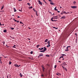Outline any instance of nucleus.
Here are the masks:
<instances>
[{
  "instance_id": "1",
  "label": "nucleus",
  "mask_w": 78,
  "mask_h": 78,
  "mask_svg": "<svg viewBox=\"0 0 78 78\" xmlns=\"http://www.w3.org/2000/svg\"><path fill=\"white\" fill-rule=\"evenodd\" d=\"M44 49L42 51H40V52H44L47 50V48L45 47H44Z\"/></svg>"
},
{
  "instance_id": "2",
  "label": "nucleus",
  "mask_w": 78,
  "mask_h": 78,
  "mask_svg": "<svg viewBox=\"0 0 78 78\" xmlns=\"http://www.w3.org/2000/svg\"><path fill=\"white\" fill-rule=\"evenodd\" d=\"M58 18H55L54 17H53L51 19V21H52V22H54V21L53 20V19H58Z\"/></svg>"
},
{
  "instance_id": "3",
  "label": "nucleus",
  "mask_w": 78,
  "mask_h": 78,
  "mask_svg": "<svg viewBox=\"0 0 78 78\" xmlns=\"http://www.w3.org/2000/svg\"><path fill=\"white\" fill-rule=\"evenodd\" d=\"M71 8H73V9H75V8H76V6H71Z\"/></svg>"
},
{
  "instance_id": "4",
  "label": "nucleus",
  "mask_w": 78,
  "mask_h": 78,
  "mask_svg": "<svg viewBox=\"0 0 78 78\" xmlns=\"http://www.w3.org/2000/svg\"><path fill=\"white\" fill-rule=\"evenodd\" d=\"M38 2H39V4H40V5H42V3L41 2V1H40V0H38Z\"/></svg>"
},
{
  "instance_id": "5",
  "label": "nucleus",
  "mask_w": 78,
  "mask_h": 78,
  "mask_svg": "<svg viewBox=\"0 0 78 78\" xmlns=\"http://www.w3.org/2000/svg\"><path fill=\"white\" fill-rule=\"evenodd\" d=\"M14 66H15L16 67H19V66L17 65V64H15Z\"/></svg>"
},
{
  "instance_id": "6",
  "label": "nucleus",
  "mask_w": 78,
  "mask_h": 78,
  "mask_svg": "<svg viewBox=\"0 0 78 78\" xmlns=\"http://www.w3.org/2000/svg\"><path fill=\"white\" fill-rule=\"evenodd\" d=\"M50 4H51V5H55V3H53V2H51Z\"/></svg>"
},
{
  "instance_id": "7",
  "label": "nucleus",
  "mask_w": 78,
  "mask_h": 78,
  "mask_svg": "<svg viewBox=\"0 0 78 78\" xmlns=\"http://www.w3.org/2000/svg\"><path fill=\"white\" fill-rule=\"evenodd\" d=\"M63 12V13H65V14H68V13H69V12H67V13L66 12V11Z\"/></svg>"
},
{
  "instance_id": "8",
  "label": "nucleus",
  "mask_w": 78,
  "mask_h": 78,
  "mask_svg": "<svg viewBox=\"0 0 78 78\" xmlns=\"http://www.w3.org/2000/svg\"><path fill=\"white\" fill-rule=\"evenodd\" d=\"M38 49L39 50H43V49H44V48H39Z\"/></svg>"
},
{
  "instance_id": "9",
  "label": "nucleus",
  "mask_w": 78,
  "mask_h": 78,
  "mask_svg": "<svg viewBox=\"0 0 78 78\" xmlns=\"http://www.w3.org/2000/svg\"><path fill=\"white\" fill-rule=\"evenodd\" d=\"M20 77H22L23 75H22V74H21V73H20Z\"/></svg>"
},
{
  "instance_id": "10",
  "label": "nucleus",
  "mask_w": 78,
  "mask_h": 78,
  "mask_svg": "<svg viewBox=\"0 0 78 78\" xmlns=\"http://www.w3.org/2000/svg\"><path fill=\"white\" fill-rule=\"evenodd\" d=\"M48 40V39H46L44 41L45 42H47Z\"/></svg>"
},
{
  "instance_id": "11",
  "label": "nucleus",
  "mask_w": 78,
  "mask_h": 78,
  "mask_svg": "<svg viewBox=\"0 0 78 78\" xmlns=\"http://www.w3.org/2000/svg\"><path fill=\"white\" fill-rule=\"evenodd\" d=\"M13 9L14 10V12H16V11H17V10H16V9L15 8H14Z\"/></svg>"
},
{
  "instance_id": "12",
  "label": "nucleus",
  "mask_w": 78,
  "mask_h": 78,
  "mask_svg": "<svg viewBox=\"0 0 78 78\" xmlns=\"http://www.w3.org/2000/svg\"><path fill=\"white\" fill-rule=\"evenodd\" d=\"M65 17H66V16H63L61 18V19H65Z\"/></svg>"
},
{
  "instance_id": "13",
  "label": "nucleus",
  "mask_w": 78,
  "mask_h": 78,
  "mask_svg": "<svg viewBox=\"0 0 78 78\" xmlns=\"http://www.w3.org/2000/svg\"><path fill=\"white\" fill-rule=\"evenodd\" d=\"M6 31H7L6 30H4L3 32H4V33H6Z\"/></svg>"
},
{
  "instance_id": "14",
  "label": "nucleus",
  "mask_w": 78,
  "mask_h": 78,
  "mask_svg": "<svg viewBox=\"0 0 78 78\" xmlns=\"http://www.w3.org/2000/svg\"><path fill=\"white\" fill-rule=\"evenodd\" d=\"M4 8V6L3 5V6H2V7L1 8V10H2V9H3Z\"/></svg>"
},
{
  "instance_id": "15",
  "label": "nucleus",
  "mask_w": 78,
  "mask_h": 78,
  "mask_svg": "<svg viewBox=\"0 0 78 78\" xmlns=\"http://www.w3.org/2000/svg\"><path fill=\"white\" fill-rule=\"evenodd\" d=\"M62 56H66V55H65V54H61Z\"/></svg>"
},
{
  "instance_id": "16",
  "label": "nucleus",
  "mask_w": 78,
  "mask_h": 78,
  "mask_svg": "<svg viewBox=\"0 0 78 78\" xmlns=\"http://www.w3.org/2000/svg\"><path fill=\"white\" fill-rule=\"evenodd\" d=\"M57 7H55V8L54 9L55 10V11H58V9H56Z\"/></svg>"
},
{
  "instance_id": "17",
  "label": "nucleus",
  "mask_w": 78,
  "mask_h": 78,
  "mask_svg": "<svg viewBox=\"0 0 78 78\" xmlns=\"http://www.w3.org/2000/svg\"><path fill=\"white\" fill-rule=\"evenodd\" d=\"M39 56H43V54H41H41H40L39 55Z\"/></svg>"
},
{
  "instance_id": "18",
  "label": "nucleus",
  "mask_w": 78,
  "mask_h": 78,
  "mask_svg": "<svg viewBox=\"0 0 78 78\" xmlns=\"http://www.w3.org/2000/svg\"><path fill=\"white\" fill-rule=\"evenodd\" d=\"M45 68H44V67H43L42 69H43V72H44V69H45Z\"/></svg>"
},
{
  "instance_id": "19",
  "label": "nucleus",
  "mask_w": 78,
  "mask_h": 78,
  "mask_svg": "<svg viewBox=\"0 0 78 78\" xmlns=\"http://www.w3.org/2000/svg\"><path fill=\"white\" fill-rule=\"evenodd\" d=\"M27 5H29V6H30L31 5V4L30 3H27Z\"/></svg>"
},
{
  "instance_id": "20",
  "label": "nucleus",
  "mask_w": 78,
  "mask_h": 78,
  "mask_svg": "<svg viewBox=\"0 0 78 78\" xmlns=\"http://www.w3.org/2000/svg\"><path fill=\"white\" fill-rule=\"evenodd\" d=\"M30 9H32V8H33V7L32 6H31L29 8Z\"/></svg>"
},
{
  "instance_id": "21",
  "label": "nucleus",
  "mask_w": 78,
  "mask_h": 78,
  "mask_svg": "<svg viewBox=\"0 0 78 78\" xmlns=\"http://www.w3.org/2000/svg\"><path fill=\"white\" fill-rule=\"evenodd\" d=\"M46 56H47V57H50V55H46Z\"/></svg>"
},
{
  "instance_id": "22",
  "label": "nucleus",
  "mask_w": 78,
  "mask_h": 78,
  "mask_svg": "<svg viewBox=\"0 0 78 78\" xmlns=\"http://www.w3.org/2000/svg\"><path fill=\"white\" fill-rule=\"evenodd\" d=\"M63 64H64V66H65V65H66V66H67V64H66V62H64V63H63Z\"/></svg>"
},
{
  "instance_id": "23",
  "label": "nucleus",
  "mask_w": 78,
  "mask_h": 78,
  "mask_svg": "<svg viewBox=\"0 0 78 78\" xmlns=\"http://www.w3.org/2000/svg\"><path fill=\"white\" fill-rule=\"evenodd\" d=\"M66 49L67 50V51H69V49H68V48L67 47H66Z\"/></svg>"
},
{
  "instance_id": "24",
  "label": "nucleus",
  "mask_w": 78,
  "mask_h": 78,
  "mask_svg": "<svg viewBox=\"0 0 78 78\" xmlns=\"http://www.w3.org/2000/svg\"><path fill=\"white\" fill-rule=\"evenodd\" d=\"M12 63L11 62H9V64L10 65Z\"/></svg>"
},
{
  "instance_id": "25",
  "label": "nucleus",
  "mask_w": 78,
  "mask_h": 78,
  "mask_svg": "<svg viewBox=\"0 0 78 78\" xmlns=\"http://www.w3.org/2000/svg\"><path fill=\"white\" fill-rule=\"evenodd\" d=\"M64 58V56H61L60 57L59 59H61V58Z\"/></svg>"
},
{
  "instance_id": "26",
  "label": "nucleus",
  "mask_w": 78,
  "mask_h": 78,
  "mask_svg": "<svg viewBox=\"0 0 78 78\" xmlns=\"http://www.w3.org/2000/svg\"><path fill=\"white\" fill-rule=\"evenodd\" d=\"M48 45L49 47H50V42H49V43H48Z\"/></svg>"
},
{
  "instance_id": "27",
  "label": "nucleus",
  "mask_w": 78,
  "mask_h": 78,
  "mask_svg": "<svg viewBox=\"0 0 78 78\" xmlns=\"http://www.w3.org/2000/svg\"><path fill=\"white\" fill-rule=\"evenodd\" d=\"M39 45H37V48H39Z\"/></svg>"
},
{
  "instance_id": "28",
  "label": "nucleus",
  "mask_w": 78,
  "mask_h": 78,
  "mask_svg": "<svg viewBox=\"0 0 78 78\" xmlns=\"http://www.w3.org/2000/svg\"><path fill=\"white\" fill-rule=\"evenodd\" d=\"M33 10L34 11L36 12V10H35V9H33Z\"/></svg>"
},
{
  "instance_id": "29",
  "label": "nucleus",
  "mask_w": 78,
  "mask_h": 78,
  "mask_svg": "<svg viewBox=\"0 0 78 78\" xmlns=\"http://www.w3.org/2000/svg\"><path fill=\"white\" fill-rule=\"evenodd\" d=\"M10 28L11 29V30H14V28L11 27Z\"/></svg>"
},
{
  "instance_id": "30",
  "label": "nucleus",
  "mask_w": 78,
  "mask_h": 78,
  "mask_svg": "<svg viewBox=\"0 0 78 78\" xmlns=\"http://www.w3.org/2000/svg\"><path fill=\"white\" fill-rule=\"evenodd\" d=\"M36 15L37 16H38V15H37V12H36Z\"/></svg>"
},
{
  "instance_id": "31",
  "label": "nucleus",
  "mask_w": 78,
  "mask_h": 78,
  "mask_svg": "<svg viewBox=\"0 0 78 78\" xmlns=\"http://www.w3.org/2000/svg\"><path fill=\"white\" fill-rule=\"evenodd\" d=\"M20 23H22V24H23V23L21 21L20 22Z\"/></svg>"
},
{
  "instance_id": "32",
  "label": "nucleus",
  "mask_w": 78,
  "mask_h": 78,
  "mask_svg": "<svg viewBox=\"0 0 78 78\" xmlns=\"http://www.w3.org/2000/svg\"><path fill=\"white\" fill-rule=\"evenodd\" d=\"M28 59H32V58L30 57H28Z\"/></svg>"
},
{
  "instance_id": "33",
  "label": "nucleus",
  "mask_w": 78,
  "mask_h": 78,
  "mask_svg": "<svg viewBox=\"0 0 78 78\" xmlns=\"http://www.w3.org/2000/svg\"><path fill=\"white\" fill-rule=\"evenodd\" d=\"M33 51H31L30 52V54H33Z\"/></svg>"
},
{
  "instance_id": "34",
  "label": "nucleus",
  "mask_w": 78,
  "mask_h": 78,
  "mask_svg": "<svg viewBox=\"0 0 78 78\" xmlns=\"http://www.w3.org/2000/svg\"><path fill=\"white\" fill-rule=\"evenodd\" d=\"M41 76L44 77V76L43 74H42V75H41Z\"/></svg>"
},
{
  "instance_id": "35",
  "label": "nucleus",
  "mask_w": 78,
  "mask_h": 78,
  "mask_svg": "<svg viewBox=\"0 0 78 78\" xmlns=\"http://www.w3.org/2000/svg\"><path fill=\"white\" fill-rule=\"evenodd\" d=\"M57 66L56 65L55 66V67H54V68H55V69H56V67H57Z\"/></svg>"
},
{
  "instance_id": "36",
  "label": "nucleus",
  "mask_w": 78,
  "mask_h": 78,
  "mask_svg": "<svg viewBox=\"0 0 78 78\" xmlns=\"http://www.w3.org/2000/svg\"><path fill=\"white\" fill-rule=\"evenodd\" d=\"M67 47L68 48H70V46H68Z\"/></svg>"
},
{
  "instance_id": "37",
  "label": "nucleus",
  "mask_w": 78,
  "mask_h": 78,
  "mask_svg": "<svg viewBox=\"0 0 78 78\" xmlns=\"http://www.w3.org/2000/svg\"><path fill=\"white\" fill-rule=\"evenodd\" d=\"M1 58H2V57H0V62L2 61V60H1Z\"/></svg>"
},
{
  "instance_id": "38",
  "label": "nucleus",
  "mask_w": 78,
  "mask_h": 78,
  "mask_svg": "<svg viewBox=\"0 0 78 78\" xmlns=\"http://www.w3.org/2000/svg\"><path fill=\"white\" fill-rule=\"evenodd\" d=\"M48 1H49V2H52V1H51V0H48Z\"/></svg>"
},
{
  "instance_id": "39",
  "label": "nucleus",
  "mask_w": 78,
  "mask_h": 78,
  "mask_svg": "<svg viewBox=\"0 0 78 78\" xmlns=\"http://www.w3.org/2000/svg\"><path fill=\"white\" fill-rule=\"evenodd\" d=\"M49 42H50V41H48V42H47V44H49Z\"/></svg>"
},
{
  "instance_id": "40",
  "label": "nucleus",
  "mask_w": 78,
  "mask_h": 78,
  "mask_svg": "<svg viewBox=\"0 0 78 78\" xmlns=\"http://www.w3.org/2000/svg\"><path fill=\"white\" fill-rule=\"evenodd\" d=\"M75 35H76V36L77 35V34L76 33H75Z\"/></svg>"
},
{
  "instance_id": "41",
  "label": "nucleus",
  "mask_w": 78,
  "mask_h": 78,
  "mask_svg": "<svg viewBox=\"0 0 78 78\" xmlns=\"http://www.w3.org/2000/svg\"><path fill=\"white\" fill-rule=\"evenodd\" d=\"M47 66H50V65H49L48 64H47Z\"/></svg>"
},
{
  "instance_id": "42",
  "label": "nucleus",
  "mask_w": 78,
  "mask_h": 78,
  "mask_svg": "<svg viewBox=\"0 0 78 78\" xmlns=\"http://www.w3.org/2000/svg\"><path fill=\"white\" fill-rule=\"evenodd\" d=\"M53 21H54V22H56V21H57V20H53Z\"/></svg>"
},
{
  "instance_id": "43",
  "label": "nucleus",
  "mask_w": 78,
  "mask_h": 78,
  "mask_svg": "<svg viewBox=\"0 0 78 78\" xmlns=\"http://www.w3.org/2000/svg\"><path fill=\"white\" fill-rule=\"evenodd\" d=\"M54 17H55V18H56V17H58V16H55Z\"/></svg>"
},
{
  "instance_id": "44",
  "label": "nucleus",
  "mask_w": 78,
  "mask_h": 78,
  "mask_svg": "<svg viewBox=\"0 0 78 78\" xmlns=\"http://www.w3.org/2000/svg\"><path fill=\"white\" fill-rule=\"evenodd\" d=\"M19 11H21V12H22V10H21L19 9Z\"/></svg>"
},
{
  "instance_id": "45",
  "label": "nucleus",
  "mask_w": 78,
  "mask_h": 78,
  "mask_svg": "<svg viewBox=\"0 0 78 78\" xmlns=\"http://www.w3.org/2000/svg\"><path fill=\"white\" fill-rule=\"evenodd\" d=\"M15 22H17V20H14Z\"/></svg>"
},
{
  "instance_id": "46",
  "label": "nucleus",
  "mask_w": 78,
  "mask_h": 78,
  "mask_svg": "<svg viewBox=\"0 0 78 78\" xmlns=\"http://www.w3.org/2000/svg\"><path fill=\"white\" fill-rule=\"evenodd\" d=\"M44 2H45V3H46V2H45V0H43Z\"/></svg>"
},
{
  "instance_id": "47",
  "label": "nucleus",
  "mask_w": 78,
  "mask_h": 78,
  "mask_svg": "<svg viewBox=\"0 0 78 78\" xmlns=\"http://www.w3.org/2000/svg\"><path fill=\"white\" fill-rule=\"evenodd\" d=\"M0 25L1 26H2V25L1 24V23L0 22Z\"/></svg>"
},
{
  "instance_id": "48",
  "label": "nucleus",
  "mask_w": 78,
  "mask_h": 78,
  "mask_svg": "<svg viewBox=\"0 0 78 78\" xmlns=\"http://www.w3.org/2000/svg\"><path fill=\"white\" fill-rule=\"evenodd\" d=\"M65 70H66V71H67V69L66 68H65Z\"/></svg>"
},
{
  "instance_id": "49",
  "label": "nucleus",
  "mask_w": 78,
  "mask_h": 78,
  "mask_svg": "<svg viewBox=\"0 0 78 78\" xmlns=\"http://www.w3.org/2000/svg\"><path fill=\"white\" fill-rule=\"evenodd\" d=\"M56 75H59V74H58V73H57L56 74Z\"/></svg>"
},
{
  "instance_id": "50",
  "label": "nucleus",
  "mask_w": 78,
  "mask_h": 78,
  "mask_svg": "<svg viewBox=\"0 0 78 78\" xmlns=\"http://www.w3.org/2000/svg\"><path fill=\"white\" fill-rule=\"evenodd\" d=\"M58 12H60L59 11H57Z\"/></svg>"
},
{
  "instance_id": "51",
  "label": "nucleus",
  "mask_w": 78,
  "mask_h": 78,
  "mask_svg": "<svg viewBox=\"0 0 78 78\" xmlns=\"http://www.w3.org/2000/svg\"><path fill=\"white\" fill-rule=\"evenodd\" d=\"M73 3H76V2H75V1H74L73 2Z\"/></svg>"
},
{
  "instance_id": "52",
  "label": "nucleus",
  "mask_w": 78,
  "mask_h": 78,
  "mask_svg": "<svg viewBox=\"0 0 78 78\" xmlns=\"http://www.w3.org/2000/svg\"><path fill=\"white\" fill-rule=\"evenodd\" d=\"M1 12H4V11L2 10L1 11Z\"/></svg>"
},
{
  "instance_id": "53",
  "label": "nucleus",
  "mask_w": 78,
  "mask_h": 78,
  "mask_svg": "<svg viewBox=\"0 0 78 78\" xmlns=\"http://www.w3.org/2000/svg\"><path fill=\"white\" fill-rule=\"evenodd\" d=\"M41 67H42V69L43 68V67H44V66H41Z\"/></svg>"
},
{
  "instance_id": "54",
  "label": "nucleus",
  "mask_w": 78,
  "mask_h": 78,
  "mask_svg": "<svg viewBox=\"0 0 78 78\" xmlns=\"http://www.w3.org/2000/svg\"><path fill=\"white\" fill-rule=\"evenodd\" d=\"M17 23H19V21H17Z\"/></svg>"
},
{
  "instance_id": "55",
  "label": "nucleus",
  "mask_w": 78,
  "mask_h": 78,
  "mask_svg": "<svg viewBox=\"0 0 78 78\" xmlns=\"http://www.w3.org/2000/svg\"><path fill=\"white\" fill-rule=\"evenodd\" d=\"M3 44H5V41L3 42Z\"/></svg>"
},
{
  "instance_id": "56",
  "label": "nucleus",
  "mask_w": 78,
  "mask_h": 78,
  "mask_svg": "<svg viewBox=\"0 0 78 78\" xmlns=\"http://www.w3.org/2000/svg\"><path fill=\"white\" fill-rule=\"evenodd\" d=\"M62 67H63V68L64 69V66H62Z\"/></svg>"
},
{
  "instance_id": "57",
  "label": "nucleus",
  "mask_w": 78,
  "mask_h": 78,
  "mask_svg": "<svg viewBox=\"0 0 78 78\" xmlns=\"http://www.w3.org/2000/svg\"><path fill=\"white\" fill-rule=\"evenodd\" d=\"M17 18H20V16H17Z\"/></svg>"
},
{
  "instance_id": "58",
  "label": "nucleus",
  "mask_w": 78,
  "mask_h": 78,
  "mask_svg": "<svg viewBox=\"0 0 78 78\" xmlns=\"http://www.w3.org/2000/svg\"><path fill=\"white\" fill-rule=\"evenodd\" d=\"M48 47H49V46H48V45L47 46V47L48 48Z\"/></svg>"
},
{
  "instance_id": "59",
  "label": "nucleus",
  "mask_w": 78,
  "mask_h": 78,
  "mask_svg": "<svg viewBox=\"0 0 78 78\" xmlns=\"http://www.w3.org/2000/svg\"><path fill=\"white\" fill-rule=\"evenodd\" d=\"M53 28H56V27H53Z\"/></svg>"
},
{
  "instance_id": "60",
  "label": "nucleus",
  "mask_w": 78,
  "mask_h": 78,
  "mask_svg": "<svg viewBox=\"0 0 78 78\" xmlns=\"http://www.w3.org/2000/svg\"><path fill=\"white\" fill-rule=\"evenodd\" d=\"M13 47L14 48H16V47H15V46H13Z\"/></svg>"
},
{
  "instance_id": "61",
  "label": "nucleus",
  "mask_w": 78,
  "mask_h": 78,
  "mask_svg": "<svg viewBox=\"0 0 78 78\" xmlns=\"http://www.w3.org/2000/svg\"><path fill=\"white\" fill-rule=\"evenodd\" d=\"M7 78H8V76H7Z\"/></svg>"
},
{
  "instance_id": "62",
  "label": "nucleus",
  "mask_w": 78,
  "mask_h": 78,
  "mask_svg": "<svg viewBox=\"0 0 78 78\" xmlns=\"http://www.w3.org/2000/svg\"><path fill=\"white\" fill-rule=\"evenodd\" d=\"M55 29H56V30H57V29H58V28L55 27Z\"/></svg>"
},
{
  "instance_id": "63",
  "label": "nucleus",
  "mask_w": 78,
  "mask_h": 78,
  "mask_svg": "<svg viewBox=\"0 0 78 78\" xmlns=\"http://www.w3.org/2000/svg\"><path fill=\"white\" fill-rule=\"evenodd\" d=\"M19 1L20 2V1H22V0H19Z\"/></svg>"
},
{
  "instance_id": "64",
  "label": "nucleus",
  "mask_w": 78,
  "mask_h": 78,
  "mask_svg": "<svg viewBox=\"0 0 78 78\" xmlns=\"http://www.w3.org/2000/svg\"><path fill=\"white\" fill-rule=\"evenodd\" d=\"M2 64V61L0 62Z\"/></svg>"
}]
</instances>
